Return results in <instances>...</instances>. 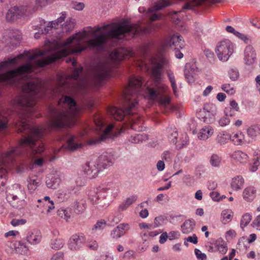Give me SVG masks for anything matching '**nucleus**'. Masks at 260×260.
<instances>
[{
	"label": "nucleus",
	"instance_id": "nucleus-1",
	"mask_svg": "<svg viewBox=\"0 0 260 260\" xmlns=\"http://www.w3.org/2000/svg\"><path fill=\"white\" fill-rule=\"evenodd\" d=\"M143 84L141 77H131L129 79L128 85L125 88L122 95V107L117 108L115 106L109 107L107 113L111 117L117 121H121L128 117L131 127L136 131H142V128L136 125L143 123V118L139 115L133 113L138 105V95L141 93Z\"/></svg>",
	"mask_w": 260,
	"mask_h": 260
},
{
	"label": "nucleus",
	"instance_id": "nucleus-2",
	"mask_svg": "<svg viewBox=\"0 0 260 260\" xmlns=\"http://www.w3.org/2000/svg\"><path fill=\"white\" fill-rule=\"evenodd\" d=\"M115 27L111 29L107 34L101 32L96 36V33L102 30H105L111 26V24H107L101 27H90L91 34L94 36L93 39L87 42L88 46L91 48L100 50L104 48L108 38L121 39L125 38H133L138 34H149L151 32L153 27L151 23L144 27H139L137 24L124 25L122 23L115 24Z\"/></svg>",
	"mask_w": 260,
	"mask_h": 260
},
{
	"label": "nucleus",
	"instance_id": "nucleus-3",
	"mask_svg": "<svg viewBox=\"0 0 260 260\" xmlns=\"http://www.w3.org/2000/svg\"><path fill=\"white\" fill-rule=\"evenodd\" d=\"M150 61L153 83L151 86L146 87L144 96L151 102H157L159 106L165 108L163 112L166 114L169 111L167 108L170 105V98L167 95L168 87L162 83V77L168 60L159 55L152 57Z\"/></svg>",
	"mask_w": 260,
	"mask_h": 260
},
{
	"label": "nucleus",
	"instance_id": "nucleus-4",
	"mask_svg": "<svg viewBox=\"0 0 260 260\" xmlns=\"http://www.w3.org/2000/svg\"><path fill=\"white\" fill-rule=\"evenodd\" d=\"M58 104H66L69 106L67 110L50 108L52 118L50 121V127L52 129L59 130L74 125L75 117L78 112L77 103L71 97L62 96L58 101Z\"/></svg>",
	"mask_w": 260,
	"mask_h": 260
},
{
	"label": "nucleus",
	"instance_id": "nucleus-5",
	"mask_svg": "<svg viewBox=\"0 0 260 260\" xmlns=\"http://www.w3.org/2000/svg\"><path fill=\"white\" fill-rule=\"evenodd\" d=\"M88 35V31L84 30L76 34L75 36L69 37L62 43V48L60 50L43 59L36 60V66L44 67L70 54L78 53L85 50L86 47L82 45V40L87 38Z\"/></svg>",
	"mask_w": 260,
	"mask_h": 260
},
{
	"label": "nucleus",
	"instance_id": "nucleus-6",
	"mask_svg": "<svg viewBox=\"0 0 260 260\" xmlns=\"http://www.w3.org/2000/svg\"><path fill=\"white\" fill-rule=\"evenodd\" d=\"M133 53L124 48L116 49L110 54V59L99 63L95 68L93 83L96 88L101 86L103 81L112 76L114 68L118 67L117 61L133 56Z\"/></svg>",
	"mask_w": 260,
	"mask_h": 260
},
{
	"label": "nucleus",
	"instance_id": "nucleus-7",
	"mask_svg": "<svg viewBox=\"0 0 260 260\" xmlns=\"http://www.w3.org/2000/svg\"><path fill=\"white\" fill-rule=\"evenodd\" d=\"M119 192L117 185L112 182L108 183L105 186L101 187L97 192L90 194L89 199L93 205L97 208L107 207L109 203L105 201L107 197L115 198Z\"/></svg>",
	"mask_w": 260,
	"mask_h": 260
},
{
	"label": "nucleus",
	"instance_id": "nucleus-8",
	"mask_svg": "<svg viewBox=\"0 0 260 260\" xmlns=\"http://www.w3.org/2000/svg\"><path fill=\"white\" fill-rule=\"evenodd\" d=\"M42 239L41 233L39 230L34 229L26 232L25 236L21 241H16L14 243H10L8 246L13 251L21 254H27L28 248L26 246V242L30 245L39 244Z\"/></svg>",
	"mask_w": 260,
	"mask_h": 260
},
{
	"label": "nucleus",
	"instance_id": "nucleus-9",
	"mask_svg": "<svg viewBox=\"0 0 260 260\" xmlns=\"http://www.w3.org/2000/svg\"><path fill=\"white\" fill-rule=\"evenodd\" d=\"M36 7L31 8L29 6H14L11 7L5 14V19L7 22L15 23L25 19L36 11Z\"/></svg>",
	"mask_w": 260,
	"mask_h": 260
},
{
	"label": "nucleus",
	"instance_id": "nucleus-10",
	"mask_svg": "<svg viewBox=\"0 0 260 260\" xmlns=\"http://www.w3.org/2000/svg\"><path fill=\"white\" fill-rule=\"evenodd\" d=\"M233 44L229 40L222 41L218 43L215 50L218 58L221 61H227L233 53Z\"/></svg>",
	"mask_w": 260,
	"mask_h": 260
},
{
	"label": "nucleus",
	"instance_id": "nucleus-11",
	"mask_svg": "<svg viewBox=\"0 0 260 260\" xmlns=\"http://www.w3.org/2000/svg\"><path fill=\"white\" fill-rule=\"evenodd\" d=\"M172 4V0H157L153 7L147 10V15L149 17L150 20L153 21L161 19L163 15L161 13H156V11L167 7Z\"/></svg>",
	"mask_w": 260,
	"mask_h": 260
},
{
	"label": "nucleus",
	"instance_id": "nucleus-12",
	"mask_svg": "<svg viewBox=\"0 0 260 260\" xmlns=\"http://www.w3.org/2000/svg\"><path fill=\"white\" fill-rule=\"evenodd\" d=\"M7 200L11 202L12 206L16 208L21 209L26 205L25 199L26 194L24 190L19 187V191L17 194L9 193L7 195Z\"/></svg>",
	"mask_w": 260,
	"mask_h": 260
},
{
	"label": "nucleus",
	"instance_id": "nucleus-13",
	"mask_svg": "<svg viewBox=\"0 0 260 260\" xmlns=\"http://www.w3.org/2000/svg\"><path fill=\"white\" fill-rule=\"evenodd\" d=\"M121 133L122 130L121 129H120L118 128H115L114 125L113 124H111L104 130L99 139L91 141L90 144H96L101 141H105L108 138L114 139Z\"/></svg>",
	"mask_w": 260,
	"mask_h": 260
},
{
	"label": "nucleus",
	"instance_id": "nucleus-14",
	"mask_svg": "<svg viewBox=\"0 0 260 260\" xmlns=\"http://www.w3.org/2000/svg\"><path fill=\"white\" fill-rule=\"evenodd\" d=\"M86 238L84 234H75L72 236L68 242V247L71 250H78L85 243Z\"/></svg>",
	"mask_w": 260,
	"mask_h": 260
},
{
	"label": "nucleus",
	"instance_id": "nucleus-15",
	"mask_svg": "<svg viewBox=\"0 0 260 260\" xmlns=\"http://www.w3.org/2000/svg\"><path fill=\"white\" fill-rule=\"evenodd\" d=\"M172 45L174 46L175 48H180L181 49L184 47V42L182 40V37L178 34L173 35L170 38L166 39L162 42V46L164 48L171 47Z\"/></svg>",
	"mask_w": 260,
	"mask_h": 260
},
{
	"label": "nucleus",
	"instance_id": "nucleus-16",
	"mask_svg": "<svg viewBox=\"0 0 260 260\" xmlns=\"http://www.w3.org/2000/svg\"><path fill=\"white\" fill-rule=\"evenodd\" d=\"M129 229V224L127 223H120L111 231L110 237L113 239H118L124 236Z\"/></svg>",
	"mask_w": 260,
	"mask_h": 260
},
{
	"label": "nucleus",
	"instance_id": "nucleus-17",
	"mask_svg": "<svg viewBox=\"0 0 260 260\" xmlns=\"http://www.w3.org/2000/svg\"><path fill=\"white\" fill-rule=\"evenodd\" d=\"M52 237L50 241L49 246L54 250H59L64 245L63 240L59 237V233L57 230H53L52 231Z\"/></svg>",
	"mask_w": 260,
	"mask_h": 260
},
{
	"label": "nucleus",
	"instance_id": "nucleus-18",
	"mask_svg": "<svg viewBox=\"0 0 260 260\" xmlns=\"http://www.w3.org/2000/svg\"><path fill=\"white\" fill-rule=\"evenodd\" d=\"M100 170V168L95 162H87L84 168V171L89 178H95Z\"/></svg>",
	"mask_w": 260,
	"mask_h": 260
},
{
	"label": "nucleus",
	"instance_id": "nucleus-19",
	"mask_svg": "<svg viewBox=\"0 0 260 260\" xmlns=\"http://www.w3.org/2000/svg\"><path fill=\"white\" fill-rule=\"evenodd\" d=\"M81 137L70 135L67 140V146L69 150L74 151L80 148L82 145Z\"/></svg>",
	"mask_w": 260,
	"mask_h": 260
},
{
	"label": "nucleus",
	"instance_id": "nucleus-20",
	"mask_svg": "<svg viewBox=\"0 0 260 260\" xmlns=\"http://www.w3.org/2000/svg\"><path fill=\"white\" fill-rule=\"evenodd\" d=\"M197 117L201 121L206 123H211L215 121L214 114L207 110L205 108L201 110L197 113Z\"/></svg>",
	"mask_w": 260,
	"mask_h": 260
},
{
	"label": "nucleus",
	"instance_id": "nucleus-21",
	"mask_svg": "<svg viewBox=\"0 0 260 260\" xmlns=\"http://www.w3.org/2000/svg\"><path fill=\"white\" fill-rule=\"evenodd\" d=\"M198 72V68L193 64L186 63L184 67V76L188 83L194 81V76Z\"/></svg>",
	"mask_w": 260,
	"mask_h": 260
},
{
	"label": "nucleus",
	"instance_id": "nucleus-22",
	"mask_svg": "<svg viewBox=\"0 0 260 260\" xmlns=\"http://www.w3.org/2000/svg\"><path fill=\"white\" fill-rule=\"evenodd\" d=\"M113 162V157L106 153L102 154L100 156L99 162L98 164L96 163V164L100 168V170H101V168L104 169L108 168L110 166H112Z\"/></svg>",
	"mask_w": 260,
	"mask_h": 260
},
{
	"label": "nucleus",
	"instance_id": "nucleus-23",
	"mask_svg": "<svg viewBox=\"0 0 260 260\" xmlns=\"http://www.w3.org/2000/svg\"><path fill=\"white\" fill-rule=\"evenodd\" d=\"M244 60L248 65L253 64L256 59V53L252 46H247L244 50Z\"/></svg>",
	"mask_w": 260,
	"mask_h": 260
},
{
	"label": "nucleus",
	"instance_id": "nucleus-24",
	"mask_svg": "<svg viewBox=\"0 0 260 260\" xmlns=\"http://www.w3.org/2000/svg\"><path fill=\"white\" fill-rule=\"evenodd\" d=\"M231 157L235 161L243 164H246L249 158L246 153L240 150L234 152L231 155Z\"/></svg>",
	"mask_w": 260,
	"mask_h": 260
},
{
	"label": "nucleus",
	"instance_id": "nucleus-25",
	"mask_svg": "<svg viewBox=\"0 0 260 260\" xmlns=\"http://www.w3.org/2000/svg\"><path fill=\"white\" fill-rule=\"evenodd\" d=\"M67 17V14L66 12H62L61 14V16L58 18L56 20L54 21L49 22L48 23V25L45 28V31L46 32H49L52 28L57 29L58 27V25L62 23Z\"/></svg>",
	"mask_w": 260,
	"mask_h": 260
},
{
	"label": "nucleus",
	"instance_id": "nucleus-26",
	"mask_svg": "<svg viewBox=\"0 0 260 260\" xmlns=\"http://www.w3.org/2000/svg\"><path fill=\"white\" fill-rule=\"evenodd\" d=\"M213 134V129L211 126H206L203 127L198 134V138L201 140H205Z\"/></svg>",
	"mask_w": 260,
	"mask_h": 260
},
{
	"label": "nucleus",
	"instance_id": "nucleus-27",
	"mask_svg": "<svg viewBox=\"0 0 260 260\" xmlns=\"http://www.w3.org/2000/svg\"><path fill=\"white\" fill-rule=\"evenodd\" d=\"M256 190L253 186L245 188L243 192V198L247 202H251L255 197Z\"/></svg>",
	"mask_w": 260,
	"mask_h": 260
},
{
	"label": "nucleus",
	"instance_id": "nucleus-28",
	"mask_svg": "<svg viewBox=\"0 0 260 260\" xmlns=\"http://www.w3.org/2000/svg\"><path fill=\"white\" fill-rule=\"evenodd\" d=\"M244 180L242 176H237L234 177L231 183V187L235 191L241 189L244 185Z\"/></svg>",
	"mask_w": 260,
	"mask_h": 260
},
{
	"label": "nucleus",
	"instance_id": "nucleus-29",
	"mask_svg": "<svg viewBox=\"0 0 260 260\" xmlns=\"http://www.w3.org/2000/svg\"><path fill=\"white\" fill-rule=\"evenodd\" d=\"M194 226L195 221L194 220H186L181 225L182 232L184 234H188L193 232Z\"/></svg>",
	"mask_w": 260,
	"mask_h": 260
},
{
	"label": "nucleus",
	"instance_id": "nucleus-30",
	"mask_svg": "<svg viewBox=\"0 0 260 260\" xmlns=\"http://www.w3.org/2000/svg\"><path fill=\"white\" fill-rule=\"evenodd\" d=\"M46 183L48 187L56 189L61 183V179L58 175H54L51 177H48Z\"/></svg>",
	"mask_w": 260,
	"mask_h": 260
},
{
	"label": "nucleus",
	"instance_id": "nucleus-31",
	"mask_svg": "<svg viewBox=\"0 0 260 260\" xmlns=\"http://www.w3.org/2000/svg\"><path fill=\"white\" fill-rule=\"evenodd\" d=\"M86 202L85 199H77L74 203L75 212L78 214L83 213L86 209Z\"/></svg>",
	"mask_w": 260,
	"mask_h": 260
},
{
	"label": "nucleus",
	"instance_id": "nucleus-32",
	"mask_svg": "<svg viewBox=\"0 0 260 260\" xmlns=\"http://www.w3.org/2000/svg\"><path fill=\"white\" fill-rule=\"evenodd\" d=\"M225 116L221 118L218 121L219 124L221 126H224L228 125L230 122V120L228 117L229 116H233L235 115V114L232 112L231 110L229 108H225L224 111Z\"/></svg>",
	"mask_w": 260,
	"mask_h": 260
},
{
	"label": "nucleus",
	"instance_id": "nucleus-33",
	"mask_svg": "<svg viewBox=\"0 0 260 260\" xmlns=\"http://www.w3.org/2000/svg\"><path fill=\"white\" fill-rule=\"evenodd\" d=\"M231 139V136L225 131L219 133L217 137V141L221 145L226 144Z\"/></svg>",
	"mask_w": 260,
	"mask_h": 260
},
{
	"label": "nucleus",
	"instance_id": "nucleus-34",
	"mask_svg": "<svg viewBox=\"0 0 260 260\" xmlns=\"http://www.w3.org/2000/svg\"><path fill=\"white\" fill-rule=\"evenodd\" d=\"M148 139V136L145 133L136 134L131 136L129 141L132 143H138L146 141Z\"/></svg>",
	"mask_w": 260,
	"mask_h": 260
},
{
	"label": "nucleus",
	"instance_id": "nucleus-35",
	"mask_svg": "<svg viewBox=\"0 0 260 260\" xmlns=\"http://www.w3.org/2000/svg\"><path fill=\"white\" fill-rule=\"evenodd\" d=\"M41 24L39 25H34L32 26V28L34 30H38V31L36 32L34 37L36 39H38L40 37V35L44 34H48V32H46L45 31V28L46 26H45L44 24L45 23V22L43 20H41L40 21Z\"/></svg>",
	"mask_w": 260,
	"mask_h": 260
},
{
	"label": "nucleus",
	"instance_id": "nucleus-36",
	"mask_svg": "<svg viewBox=\"0 0 260 260\" xmlns=\"http://www.w3.org/2000/svg\"><path fill=\"white\" fill-rule=\"evenodd\" d=\"M28 189L30 192L35 190L40 184V180L36 176H33L28 180Z\"/></svg>",
	"mask_w": 260,
	"mask_h": 260
},
{
	"label": "nucleus",
	"instance_id": "nucleus-37",
	"mask_svg": "<svg viewBox=\"0 0 260 260\" xmlns=\"http://www.w3.org/2000/svg\"><path fill=\"white\" fill-rule=\"evenodd\" d=\"M244 135L239 132L236 134H234L233 136H231V140L236 145H241L244 143Z\"/></svg>",
	"mask_w": 260,
	"mask_h": 260
},
{
	"label": "nucleus",
	"instance_id": "nucleus-38",
	"mask_svg": "<svg viewBox=\"0 0 260 260\" xmlns=\"http://www.w3.org/2000/svg\"><path fill=\"white\" fill-rule=\"evenodd\" d=\"M167 132L169 133L168 137L170 142L173 144H176L178 137L176 128L175 127H169L167 128Z\"/></svg>",
	"mask_w": 260,
	"mask_h": 260
},
{
	"label": "nucleus",
	"instance_id": "nucleus-39",
	"mask_svg": "<svg viewBox=\"0 0 260 260\" xmlns=\"http://www.w3.org/2000/svg\"><path fill=\"white\" fill-rule=\"evenodd\" d=\"M215 246L218 251L222 254H225L227 252L228 248L224 241L221 238L218 239L215 242Z\"/></svg>",
	"mask_w": 260,
	"mask_h": 260
},
{
	"label": "nucleus",
	"instance_id": "nucleus-40",
	"mask_svg": "<svg viewBox=\"0 0 260 260\" xmlns=\"http://www.w3.org/2000/svg\"><path fill=\"white\" fill-rule=\"evenodd\" d=\"M75 25V20L70 18L67 20L62 27V30L66 32L72 31Z\"/></svg>",
	"mask_w": 260,
	"mask_h": 260
},
{
	"label": "nucleus",
	"instance_id": "nucleus-41",
	"mask_svg": "<svg viewBox=\"0 0 260 260\" xmlns=\"http://www.w3.org/2000/svg\"><path fill=\"white\" fill-rule=\"evenodd\" d=\"M166 218L165 216L159 215L154 219L152 224V228H156L162 226L166 221Z\"/></svg>",
	"mask_w": 260,
	"mask_h": 260
},
{
	"label": "nucleus",
	"instance_id": "nucleus-42",
	"mask_svg": "<svg viewBox=\"0 0 260 260\" xmlns=\"http://www.w3.org/2000/svg\"><path fill=\"white\" fill-rule=\"evenodd\" d=\"M221 158L216 154H213L210 158L209 162L213 167H219L221 164Z\"/></svg>",
	"mask_w": 260,
	"mask_h": 260
},
{
	"label": "nucleus",
	"instance_id": "nucleus-43",
	"mask_svg": "<svg viewBox=\"0 0 260 260\" xmlns=\"http://www.w3.org/2000/svg\"><path fill=\"white\" fill-rule=\"evenodd\" d=\"M57 215L61 218L68 221L71 217V210L69 209L60 208L57 211Z\"/></svg>",
	"mask_w": 260,
	"mask_h": 260
},
{
	"label": "nucleus",
	"instance_id": "nucleus-44",
	"mask_svg": "<svg viewBox=\"0 0 260 260\" xmlns=\"http://www.w3.org/2000/svg\"><path fill=\"white\" fill-rule=\"evenodd\" d=\"M188 138L186 134L182 135L180 140L175 144L176 149L179 150L183 148L188 144Z\"/></svg>",
	"mask_w": 260,
	"mask_h": 260
},
{
	"label": "nucleus",
	"instance_id": "nucleus-45",
	"mask_svg": "<svg viewBox=\"0 0 260 260\" xmlns=\"http://www.w3.org/2000/svg\"><path fill=\"white\" fill-rule=\"evenodd\" d=\"M106 226V221L104 219L99 220L93 226L91 230L97 232L103 230Z\"/></svg>",
	"mask_w": 260,
	"mask_h": 260
},
{
	"label": "nucleus",
	"instance_id": "nucleus-46",
	"mask_svg": "<svg viewBox=\"0 0 260 260\" xmlns=\"http://www.w3.org/2000/svg\"><path fill=\"white\" fill-rule=\"evenodd\" d=\"M167 75L169 78V79L171 82V86L172 87L174 93L176 95L177 90V85L176 84V81L175 78L174 74L172 72H168Z\"/></svg>",
	"mask_w": 260,
	"mask_h": 260
},
{
	"label": "nucleus",
	"instance_id": "nucleus-47",
	"mask_svg": "<svg viewBox=\"0 0 260 260\" xmlns=\"http://www.w3.org/2000/svg\"><path fill=\"white\" fill-rule=\"evenodd\" d=\"M252 219V216L249 213L244 214L242 217L240 222V226L241 228L243 229L247 226L250 222Z\"/></svg>",
	"mask_w": 260,
	"mask_h": 260
},
{
	"label": "nucleus",
	"instance_id": "nucleus-48",
	"mask_svg": "<svg viewBox=\"0 0 260 260\" xmlns=\"http://www.w3.org/2000/svg\"><path fill=\"white\" fill-rule=\"evenodd\" d=\"M57 196L59 200L62 202L70 197V193L66 189H61L58 191Z\"/></svg>",
	"mask_w": 260,
	"mask_h": 260
},
{
	"label": "nucleus",
	"instance_id": "nucleus-49",
	"mask_svg": "<svg viewBox=\"0 0 260 260\" xmlns=\"http://www.w3.org/2000/svg\"><path fill=\"white\" fill-rule=\"evenodd\" d=\"M259 129L257 126H252L247 129V134L250 137L253 138L259 134Z\"/></svg>",
	"mask_w": 260,
	"mask_h": 260
},
{
	"label": "nucleus",
	"instance_id": "nucleus-50",
	"mask_svg": "<svg viewBox=\"0 0 260 260\" xmlns=\"http://www.w3.org/2000/svg\"><path fill=\"white\" fill-rule=\"evenodd\" d=\"M221 215L222 216L223 221L224 222V223H228L232 220V215L230 211L224 210L222 211Z\"/></svg>",
	"mask_w": 260,
	"mask_h": 260
},
{
	"label": "nucleus",
	"instance_id": "nucleus-51",
	"mask_svg": "<svg viewBox=\"0 0 260 260\" xmlns=\"http://www.w3.org/2000/svg\"><path fill=\"white\" fill-rule=\"evenodd\" d=\"M11 39L19 41L21 39V34L18 30H13L10 32Z\"/></svg>",
	"mask_w": 260,
	"mask_h": 260
},
{
	"label": "nucleus",
	"instance_id": "nucleus-52",
	"mask_svg": "<svg viewBox=\"0 0 260 260\" xmlns=\"http://www.w3.org/2000/svg\"><path fill=\"white\" fill-rule=\"evenodd\" d=\"M221 89L229 94L232 95L235 92L234 88L229 84H224L222 85Z\"/></svg>",
	"mask_w": 260,
	"mask_h": 260
},
{
	"label": "nucleus",
	"instance_id": "nucleus-53",
	"mask_svg": "<svg viewBox=\"0 0 260 260\" xmlns=\"http://www.w3.org/2000/svg\"><path fill=\"white\" fill-rule=\"evenodd\" d=\"M150 45V43H147L142 46L141 50L142 55L144 58H146L148 55Z\"/></svg>",
	"mask_w": 260,
	"mask_h": 260
},
{
	"label": "nucleus",
	"instance_id": "nucleus-54",
	"mask_svg": "<svg viewBox=\"0 0 260 260\" xmlns=\"http://www.w3.org/2000/svg\"><path fill=\"white\" fill-rule=\"evenodd\" d=\"M229 75L231 79L236 80L239 77V72L236 69H231L229 71Z\"/></svg>",
	"mask_w": 260,
	"mask_h": 260
},
{
	"label": "nucleus",
	"instance_id": "nucleus-55",
	"mask_svg": "<svg viewBox=\"0 0 260 260\" xmlns=\"http://www.w3.org/2000/svg\"><path fill=\"white\" fill-rule=\"evenodd\" d=\"M82 68H75L71 74V78L75 80H77L79 78L80 74L82 72Z\"/></svg>",
	"mask_w": 260,
	"mask_h": 260
},
{
	"label": "nucleus",
	"instance_id": "nucleus-56",
	"mask_svg": "<svg viewBox=\"0 0 260 260\" xmlns=\"http://www.w3.org/2000/svg\"><path fill=\"white\" fill-rule=\"evenodd\" d=\"M194 253L196 254L197 258L199 260H206V255L205 253H202L200 250L198 249H195Z\"/></svg>",
	"mask_w": 260,
	"mask_h": 260
},
{
	"label": "nucleus",
	"instance_id": "nucleus-57",
	"mask_svg": "<svg viewBox=\"0 0 260 260\" xmlns=\"http://www.w3.org/2000/svg\"><path fill=\"white\" fill-rule=\"evenodd\" d=\"M26 222V220L24 219H13L11 221V224L14 226H18L19 225L24 224Z\"/></svg>",
	"mask_w": 260,
	"mask_h": 260
},
{
	"label": "nucleus",
	"instance_id": "nucleus-58",
	"mask_svg": "<svg viewBox=\"0 0 260 260\" xmlns=\"http://www.w3.org/2000/svg\"><path fill=\"white\" fill-rule=\"evenodd\" d=\"M172 157V155L170 151H164L161 155L162 159L167 161H170L171 160Z\"/></svg>",
	"mask_w": 260,
	"mask_h": 260
},
{
	"label": "nucleus",
	"instance_id": "nucleus-59",
	"mask_svg": "<svg viewBox=\"0 0 260 260\" xmlns=\"http://www.w3.org/2000/svg\"><path fill=\"white\" fill-rule=\"evenodd\" d=\"M138 199V196L137 195H133L129 198H127L125 203L128 206L132 205L134 203H135Z\"/></svg>",
	"mask_w": 260,
	"mask_h": 260
},
{
	"label": "nucleus",
	"instance_id": "nucleus-60",
	"mask_svg": "<svg viewBox=\"0 0 260 260\" xmlns=\"http://www.w3.org/2000/svg\"><path fill=\"white\" fill-rule=\"evenodd\" d=\"M122 217L120 214H117V216H111L109 217V221L115 223H118L121 219Z\"/></svg>",
	"mask_w": 260,
	"mask_h": 260
},
{
	"label": "nucleus",
	"instance_id": "nucleus-61",
	"mask_svg": "<svg viewBox=\"0 0 260 260\" xmlns=\"http://www.w3.org/2000/svg\"><path fill=\"white\" fill-rule=\"evenodd\" d=\"M180 233L178 231H171L169 233V239L170 240L178 239L180 237Z\"/></svg>",
	"mask_w": 260,
	"mask_h": 260
},
{
	"label": "nucleus",
	"instance_id": "nucleus-62",
	"mask_svg": "<svg viewBox=\"0 0 260 260\" xmlns=\"http://www.w3.org/2000/svg\"><path fill=\"white\" fill-rule=\"evenodd\" d=\"M50 260H63V253L57 252L52 256Z\"/></svg>",
	"mask_w": 260,
	"mask_h": 260
},
{
	"label": "nucleus",
	"instance_id": "nucleus-63",
	"mask_svg": "<svg viewBox=\"0 0 260 260\" xmlns=\"http://www.w3.org/2000/svg\"><path fill=\"white\" fill-rule=\"evenodd\" d=\"M72 8L75 10L80 11L84 8V5L82 3H74L72 5Z\"/></svg>",
	"mask_w": 260,
	"mask_h": 260
},
{
	"label": "nucleus",
	"instance_id": "nucleus-64",
	"mask_svg": "<svg viewBox=\"0 0 260 260\" xmlns=\"http://www.w3.org/2000/svg\"><path fill=\"white\" fill-rule=\"evenodd\" d=\"M254 228L260 230V215L257 216L252 222Z\"/></svg>",
	"mask_w": 260,
	"mask_h": 260
}]
</instances>
